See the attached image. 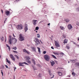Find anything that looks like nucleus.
<instances>
[{
  "label": "nucleus",
  "instance_id": "nucleus-1",
  "mask_svg": "<svg viewBox=\"0 0 79 79\" xmlns=\"http://www.w3.org/2000/svg\"><path fill=\"white\" fill-rule=\"evenodd\" d=\"M16 28L18 30H21L23 29V26L22 24L18 25L16 26Z\"/></svg>",
  "mask_w": 79,
  "mask_h": 79
},
{
  "label": "nucleus",
  "instance_id": "nucleus-2",
  "mask_svg": "<svg viewBox=\"0 0 79 79\" xmlns=\"http://www.w3.org/2000/svg\"><path fill=\"white\" fill-rule=\"evenodd\" d=\"M55 46L58 49H60V44L58 42H57L56 41H55Z\"/></svg>",
  "mask_w": 79,
  "mask_h": 79
},
{
  "label": "nucleus",
  "instance_id": "nucleus-3",
  "mask_svg": "<svg viewBox=\"0 0 79 79\" xmlns=\"http://www.w3.org/2000/svg\"><path fill=\"white\" fill-rule=\"evenodd\" d=\"M34 42H35V45L37 46L38 45H40V41L37 38H35V40H34Z\"/></svg>",
  "mask_w": 79,
  "mask_h": 79
},
{
  "label": "nucleus",
  "instance_id": "nucleus-4",
  "mask_svg": "<svg viewBox=\"0 0 79 79\" xmlns=\"http://www.w3.org/2000/svg\"><path fill=\"white\" fill-rule=\"evenodd\" d=\"M44 58L46 61H49L50 60V56L48 55H45L44 56Z\"/></svg>",
  "mask_w": 79,
  "mask_h": 79
},
{
  "label": "nucleus",
  "instance_id": "nucleus-5",
  "mask_svg": "<svg viewBox=\"0 0 79 79\" xmlns=\"http://www.w3.org/2000/svg\"><path fill=\"white\" fill-rule=\"evenodd\" d=\"M23 64H26V65H29V64H28L26 63V62H19V66H24V65H23Z\"/></svg>",
  "mask_w": 79,
  "mask_h": 79
},
{
  "label": "nucleus",
  "instance_id": "nucleus-6",
  "mask_svg": "<svg viewBox=\"0 0 79 79\" xmlns=\"http://www.w3.org/2000/svg\"><path fill=\"white\" fill-rule=\"evenodd\" d=\"M19 40L20 41H23V40H24V37H23V36H22L21 34H20L19 36Z\"/></svg>",
  "mask_w": 79,
  "mask_h": 79
},
{
  "label": "nucleus",
  "instance_id": "nucleus-7",
  "mask_svg": "<svg viewBox=\"0 0 79 79\" xmlns=\"http://www.w3.org/2000/svg\"><path fill=\"white\" fill-rule=\"evenodd\" d=\"M10 11H8L7 10H6L5 11V14L6 15V16H9L10 15Z\"/></svg>",
  "mask_w": 79,
  "mask_h": 79
},
{
  "label": "nucleus",
  "instance_id": "nucleus-8",
  "mask_svg": "<svg viewBox=\"0 0 79 79\" xmlns=\"http://www.w3.org/2000/svg\"><path fill=\"white\" fill-rule=\"evenodd\" d=\"M10 56L12 60L13 61H15V58L14 57V56L12 54H10Z\"/></svg>",
  "mask_w": 79,
  "mask_h": 79
},
{
  "label": "nucleus",
  "instance_id": "nucleus-9",
  "mask_svg": "<svg viewBox=\"0 0 79 79\" xmlns=\"http://www.w3.org/2000/svg\"><path fill=\"white\" fill-rule=\"evenodd\" d=\"M23 52H24L25 53H27V54H28V55H29V54H30V52H29L27 51V50H26V49H24L23 50Z\"/></svg>",
  "mask_w": 79,
  "mask_h": 79
},
{
  "label": "nucleus",
  "instance_id": "nucleus-10",
  "mask_svg": "<svg viewBox=\"0 0 79 79\" xmlns=\"http://www.w3.org/2000/svg\"><path fill=\"white\" fill-rule=\"evenodd\" d=\"M68 27L69 29H71L73 28V27L72 25H71V24H69L68 26Z\"/></svg>",
  "mask_w": 79,
  "mask_h": 79
},
{
  "label": "nucleus",
  "instance_id": "nucleus-11",
  "mask_svg": "<svg viewBox=\"0 0 79 79\" xmlns=\"http://www.w3.org/2000/svg\"><path fill=\"white\" fill-rule=\"evenodd\" d=\"M37 20H33V24L34 25V26H35V25L36 24H37V23H36V22H37Z\"/></svg>",
  "mask_w": 79,
  "mask_h": 79
},
{
  "label": "nucleus",
  "instance_id": "nucleus-12",
  "mask_svg": "<svg viewBox=\"0 0 79 79\" xmlns=\"http://www.w3.org/2000/svg\"><path fill=\"white\" fill-rule=\"evenodd\" d=\"M63 43H64V45L65 44H67V43H68V39H65L63 41Z\"/></svg>",
  "mask_w": 79,
  "mask_h": 79
},
{
  "label": "nucleus",
  "instance_id": "nucleus-13",
  "mask_svg": "<svg viewBox=\"0 0 79 79\" xmlns=\"http://www.w3.org/2000/svg\"><path fill=\"white\" fill-rule=\"evenodd\" d=\"M50 63L51 64V65L53 66L54 65V64H55V62L54 61H53L52 60H51L50 61Z\"/></svg>",
  "mask_w": 79,
  "mask_h": 79
},
{
  "label": "nucleus",
  "instance_id": "nucleus-14",
  "mask_svg": "<svg viewBox=\"0 0 79 79\" xmlns=\"http://www.w3.org/2000/svg\"><path fill=\"white\" fill-rule=\"evenodd\" d=\"M57 73H58V75L60 76H61L63 75V73H62L61 72H57Z\"/></svg>",
  "mask_w": 79,
  "mask_h": 79
},
{
  "label": "nucleus",
  "instance_id": "nucleus-15",
  "mask_svg": "<svg viewBox=\"0 0 79 79\" xmlns=\"http://www.w3.org/2000/svg\"><path fill=\"white\" fill-rule=\"evenodd\" d=\"M24 30H25V32H27V31L28 30V28H27V27L26 26L24 28Z\"/></svg>",
  "mask_w": 79,
  "mask_h": 79
},
{
  "label": "nucleus",
  "instance_id": "nucleus-16",
  "mask_svg": "<svg viewBox=\"0 0 79 79\" xmlns=\"http://www.w3.org/2000/svg\"><path fill=\"white\" fill-rule=\"evenodd\" d=\"M60 28L61 29V30H63V31H64V27H63L62 26H60Z\"/></svg>",
  "mask_w": 79,
  "mask_h": 79
},
{
  "label": "nucleus",
  "instance_id": "nucleus-17",
  "mask_svg": "<svg viewBox=\"0 0 79 79\" xmlns=\"http://www.w3.org/2000/svg\"><path fill=\"white\" fill-rule=\"evenodd\" d=\"M50 77H51V78H53L54 77V75L53 74H52V73L50 74Z\"/></svg>",
  "mask_w": 79,
  "mask_h": 79
},
{
  "label": "nucleus",
  "instance_id": "nucleus-18",
  "mask_svg": "<svg viewBox=\"0 0 79 79\" xmlns=\"http://www.w3.org/2000/svg\"><path fill=\"white\" fill-rule=\"evenodd\" d=\"M9 43L10 44H11V42H12V39H11V38L9 40Z\"/></svg>",
  "mask_w": 79,
  "mask_h": 79
},
{
  "label": "nucleus",
  "instance_id": "nucleus-19",
  "mask_svg": "<svg viewBox=\"0 0 79 79\" xmlns=\"http://www.w3.org/2000/svg\"><path fill=\"white\" fill-rule=\"evenodd\" d=\"M26 62H27V63H29V64H30L31 63V61H30L29 60H27Z\"/></svg>",
  "mask_w": 79,
  "mask_h": 79
},
{
  "label": "nucleus",
  "instance_id": "nucleus-20",
  "mask_svg": "<svg viewBox=\"0 0 79 79\" xmlns=\"http://www.w3.org/2000/svg\"><path fill=\"white\" fill-rule=\"evenodd\" d=\"M52 56L55 59H56V56H55V55H52Z\"/></svg>",
  "mask_w": 79,
  "mask_h": 79
},
{
  "label": "nucleus",
  "instance_id": "nucleus-21",
  "mask_svg": "<svg viewBox=\"0 0 79 79\" xmlns=\"http://www.w3.org/2000/svg\"><path fill=\"white\" fill-rule=\"evenodd\" d=\"M65 21L66 22V23H68V22L69 21V20L66 19H65Z\"/></svg>",
  "mask_w": 79,
  "mask_h": 79
},
{
  "label": "nucleus",
  "instance_id": "nucleus-22",
  "mask_svg": "<svg viewBox=\"0 0 79 79\" xmlns=\"http://www.w3.org/2000/svg\"><path fill=\"white\" fill-rule=\"evenodd\" d=\"M66 48L67 49H69L70 48V47H69V46H68V45H67L66 46Z\"/></svg>",
  "mask_w": 79,
  "mask_h": 79
},
{
  "label": "nucleus",
  "instance_id": "nucleus-23",
  "mask_svg": "<svg viewBox=\"0 0 79 79\" xmlns=\"http://www.w3.org/2000/svg\"><path fill=\"white\" fill-rule=\"evenodd\" d=\"M12 49L15 50H16V49H17V48H16V47H14Z\"/></svg>",
  "mask_w": 79,
  "mask_h": 79
},
{
  "label": "nucleus",
  "instance_id": "nucleus-24",
  "mask_svg": "<svg viewBox=\"0 0 79 79\" xmlns=\"http://www.w3.org/2000/svg\"><path fill=\"white\" fill-rule=\"evenodd\" d=\"M26 59H27V60H30V59H31V58H30V57H26Z\"/></svg>",
  "mask_w": 79,
  "mask_h": 79
},
{
  "label": "nucleus",
  "instance_id": "nucleus-25",
  "mask_svg": "<svg viewBox=\"0 0 79 79\" xmlns=\"http://www.w3.org/2000/svg\"><path fill=\"white\" fill-rule=\"evenodd\" d=\"M6 45L7 47H8L9 50L10 51V47L9 46V45H8V44H6Z\"/></svg>",
  "mask_w": 79,
  "mask_h": 79
},
{
  "label": "nucleus",
  "instance_id": "nucleus-26",
  "mask_svg": "<svg viewBox=\"0 0 79 79\" xmlns=\"http://www.w3.org/2000/svg\"><path fill=\"white\" fill-rule=\"evenodd\" d=\"M15 56L17 58V59H18V60H19V57L17 55H15Z\"/></svg>",
  "mask_w": 79,
  "mask_h": 79
},
{
  "label": "nucleus",
  "instance_id": "nucleus-27",
  "mask_svg": "<svg viewBox=\"0 0 79 79\" xmlns=\"http://www.w3.org/2000/svg\"><path fill=\"white\" fill-rule=\"evenodd\" d=\"M31 49L34 51H35V48H34V47H32L31 48Z\"/></svg>",
  "mask_w": 79,
  "mask_h": 79
},
{
  "label": "nucleus",
  "instance_id": "nucleus-28",
  "mask_svg": "<svg viewBox=\"0 0 79 79\" xmlns=\"http://www.w3.org/2000/svg\"><path fill=\"white\" fill-rule=\"evenodd\" d=\"M32 61H33V63L34 64V65H35V60H33Z\"/></svg>",
  "mask_w": 79,
  "mask_h": 79
},
{
  "label": "nucleus",
  "instance_id": "nucleus-29",
  "mask_svg": "<svg viewBox=\"0 0 79 79\" xmlns=\"http://www.w3.org/2000/svg\"><path fill=\"white\" fill-rule=\"evenodd\" d=\"M14 40V42H15V43H16V42H17V40H16V39H15V38H14L13 39Z\"/></svg>",
  "mask_w": 79,
  "mask_h": 79
},
{
  "label": "nucleus",
  "instance_id": "nucleus-30",
  "mask_svg": "<svg viewBox=\"0 0 79 79\" xmlns=\"http://www.w3.org/2000/svg\"><path fill=\"white\" fill-rule=\"evenodd\" d=\"M76 24L77 26H79V22H76Z\"/></svg>",
  "mask_w": 79,
  "mask_h": 79
},
{
  "label": "nucleus",
  "instance_id": "nucleus-31",
  "mask_svg": "<svg viewBox=\"0 0 79 79\" xmlns=\"http://www.w3.org/2000/svg\"><path fill=\"white\" fill-rule=\"evenodd\" d=\"M39 27H35V30H39Z\"/></svg>",
  "mask_w": 79,
  "mask_h": 79
},
{
  "label": "nucleus",
  "instance_id": "nucleus-32",
  "mask_svg": "<svg viewBox=\"0 0 79 79\" xmlns=\"http://www.w3.org/2000/svg\"><path fill=\"white\" fill-rule=\"evenodd\" d=\"M37 48H38V52H40V48H39V47H37Z\"/></svg>",
  "mask_w": 79,
  "mask_h": 79
},
{
  "label": "nucleus",
  "instance_id": "nucleus-33",
  "mask_svg": "<svg viewBox=\"0 0 79 79\" xmlns=\"http://www.w3.org/2000/svg\"><path fill=\"white\" fill-rule=\"evenodd\" d=\"M59 54H60V55H62V56H63V55H64V53L62 52L59 53Z\"/></svg>",
  "mask_w": 79,
  "mask_h": 79
},
{
  "label": "nucleus",
  "instance_id": "nucleus-34",
  "mask_svg": "<svg viewBox=\"0 0 79 79\" xmlns=\"http://www.w3.org/2000/svg\"><path fill=\"white\" fill-rule=\"evenodd\" d=\"M37 36L38 38H39V37H40V36L39 34H37Z\"/></svg>",
  "mask_w": 79,
  "mask_h": 79
},
{
  "label": "nucleus",
  "instance_id": "nucleus-35",
  "mask_svg": "<svg viewBox=\"0 0 79 79\" xmlns=\"http://www.w3.org/2000/svg\"><path fill=\"white\" fill-rule=\"evenodd\" d=\"M13 52H14V53H18V52L16 51H13Z\"/></svg>",
  "mask_w": 79,
  "mask_h": 79
},
{
  "label": "nucleus",
  "instance_id": "nucleus-36",
  "mask_svg": "<svg viewBox=\"0 0 79 79\" xmlns=\"http://www.w3.org/2000/svg\"><path fill=\"white\" fill-rule=\"evenodd\" d=\"M55 55H59V53H58V52H56V53H55Z\"/></svg>",
  "mask_w": 79,
  "mask_h": 79
},
{
  "label": "nucleus",
  "instance_id": "nucleus-37",
  "mask_svg": "<svg viewBox=\"0 0 79 79\" xmlns=\"http://www.w3.org/2000/svg\"><path fill=\"white\" fill-rule=\"evenodd\" d=\"M63 38H66V35H63Z\"/></svg>",
  "mask_w": 79,
  "mask_h": 79
},
{
  "label": "nucleus",
  "instance_id": "nucleus-38",
  "mask_svg": "<svg viewBox=\"0 0 79 79\" xmlns=\"http://www.w3.org/2000/svg\"><path fill=\"white\" fill-rule=\"evenodd\" d=\"M7 62V63H9V64H10V63H11V62H10V61L9 60H8L7 61H6Z\"/></svg>",
  "mask_w": 79,
  "mask_h": 79
},
{
  "label": "nucleus",
  "instance_id": "nucleus-39",
  "mask_svg": "<svg viewBox=\"0 0 79 79\" xmlns=\"http://www.w3.org/2000/svg\"><path fill=\"white\" fill-rule=\"evenodd\" d=\"M76 65H77V66H79V63H76Z\"/></svg>",
  "mask_w": 79,
  "mask_h": 79
},
{
  "label": "nucleus",
  "instance_id": "nucleus-40",
  "mask_svg": "<svg viewBox=\"0 0 79 79\" xmlns=\"http://www.w3.org/2000/svg\"><path fill=\"white\" fill-rule=\"evenodd\" d=\"M72 75H73L74 76H75V73L74 72H73L72 73Z\"/></svg>",
  "mask_w": 79,
  "mask_h": 79
},
{
  "label": "nucleus",
  "instance_id": "nucleus-41",
  "mask_svg": "<svg viewBox=\"0 0 79 79\" xmlns=\"http://www.w3.org/2000/svg\"><path fill=\"white\" fill-rule=\"evenodd\" d=\"M1 71V74H2V76H3V72H2V70Z\"/></svg>",
  "mask_w": 79,
  "mask_h": 79
},
{
  "label": "nucleus",
  "instance_id": "nucleus-42",
  "mask_svg": "<svg viewBox=\"0 0 79 79\" xmlns=\"http://www.w3.org/2000/svg\"><path fill=\"white\" fill-rule=\"evenodd\" d=\"M46 51H44L43 52V54H45L46 53Z\"/></svg>",
  "mask_w": 79,
  "mask_h": 79
},
{
  "label": "nucleus",
  "instance_id": "nucleus-43",
  "mask_svg": "<svg viewBox=\"0 0 79 79\" xmlns=\"http://www.w3.org/2000/svg\"><path fill=\"white\" fill-rule=\"evenodd\" d=\"M48 72L49 73V74H51V71H50V70H49Z\"/></svg>",
  "mask_w": 79,
  "mask_h": 79
},
{
  "label": "nucleus",
  "instance_id": "nucleus-44",
  "mask_svg": "<svg viewBox=\"0 0 79 79\" xmlns=\"http://www.w3.org/2000/svg\"><path fill=\"white\" fill-rule=\"evenodd\" d=\"M51 48H52V49H53V50H54V48H53V46H52L51 47Z\"/></svg>",
  "mask_w": 79,
  "mask_h": 79
},
{
  "label": "nucleus",
  "instance_id": "nucleus-45",
  "mask_svg": "<svg viewBox=\"0 0 79 79\" xmlns=\"http://www.w3.org/2000/svg\"><path fill=\"white\" fill-rule=\"evenodd\" d=\"M5 66L6 67V68H8V66H7V65H5Z\"/></svg>",
  "mask_w": 79,
  "mask_h": 79
},
{
  "label": "nucleus",
  "instance_id": "nucleus-46",
  "mask_svg": "<svg viewBox=\"0 0 79 79\" xmlns=\"http://www.w3.org/2000/svg\"><path fill=\"white\" fill-rule=\"evenodd\" d=\"M2 40H4V38L3 37H2Z\"/></svg>",
  "mask_w": 79,
  "mask_h": 79
},
{
  "label": "nucleus",
  "instance_id": "nucleus-47",
  "mask_svg": "<svg viewBox=\"0 0 79 79\" xmlns=\"http://www.w3.org/2000/svg\"><path fill=\"white\" fill-rule=\"evenodd\" d=\"M77 10L78 11H79V7L77 8Z\"/></svg>",
  "mask_w": 79,
  "mask_h": 79
},
{
  "label": "nucleus",
  "instance_id": "nucleus-48",
  "mask_svg": "<svg viewBox=\"0 0 79 79\" xmlns=\"http://www.w3.org/2000/svg\"><path fill=\"white\" fill-rule=\"evenodd\" d=\"M5 19L6 20L4 21V23H5V21H6V20L7 19V18H6Z\"/></svg>",
  "mask_w": 79,
  "mask_h": 79
},
{
  "label": "nucleus",
  "instance_id": "nucleus-49",
  "mask_svg": "<svg viewBox=\"0 0 79 79\" xmlns=\"http://www.w3.org/2000/svg\"><path fill=\"white\" fill-rule=\"evenodd\" d=\"M9 38H10V39H11V35L9 36Z\"/></svg>",
  "mask_w": 79,
  "mask_h": 79
},
{
  "label": "nucleus",
  "instance_id": "nucleus-50",
  "mask_svg": "<svg viewBox=\"0 0 79 79\" xmlns=\"http://www.w3.org/2000/svg\"><path fill=\"white\" fill-rule=\"evenodd\" d=\"M1 11H2V14H3V10H1Z\"/></svg>",
  "mask_w": 79,
  "mask_h": 79
},
{
  "label": "nucleus",
  "instance_id": "nucleus-51",
  "mask_svg": "<svg viewBox=\"0 0 79 79\" xmlns=\"http://www.w3.org/2000/svg\"><path fill=\"white\" fill-rule=\"evenodd\" d=\"M13 36L14 37H15V35H14V34H13Z\"/></svg>",
  "mask_w": 79,
  "mask_h": 79
},
{
  "label": "nucleus",
  "instance_id": "nucleus-52",
  "mask_svg": "<svg viewBox=\"0 0 79 79\" xmlns=\"http://www.w3.org/2000/svg\"><path fill=\"white\" fill-rule=\"evenodd\" d=\"M48 26H49V25H50V23H48Z\"/></svg>",
  "mask_w": 79,
  "mask_h": 79
},
{
  "label": "nucleus",
  "instance_id": "nucleus-53",
  "mask_svg": "<svg viewBox=\"0 0 79 79\" xmlns=\"http://www.w3.org/2000/svg\"><path fill=\"white\" fill-rule=\"evenodd\" d=\"M6 61H8V59L7 58H6Z\"/></svg>",
  "mask_w": 79,
  "mask_h": 79
},
{
  "label": "nucleus",
  "instance_id": "nucleus-54",
  "mask_svg": "<svg viewBox=\"0 0 79 79\" xmlns=\"http://www.w3.org/2000/svg\"><path fill=\"white\" fill-rule=\"evenodd\" d=\"M5 39H6L5 42H6V36L5 37Z\"/></svg>",
  "mask_w": 79,
  "mask_h": 79
},
{
  "label": "nucleus",
  "instance_id": "nucleus-55",
  "mask_svg": "<svg viewBox=\"0 0 79 79\" xmlns=\"http://www.w3.org/2000/svg\"><path fill=\"white\" fill-rule=\"evenodd\" d=\"M14 68H15V69H14V71H15V69H16V67H15Z\"/></svg>",
  "mask_w": 79,
  "mask_h": 79
},
{
  "label": "nucleus",
  "instance_id": "nucleus-56",
  "mask_svg": "<svg viewBox=\"0 0 79 79\" xmlns=\"http://www.w3.org/2000/svg\"><path fill=\"white\" fill-rule=\"evenodd\" d=\"M63 68H59V69H63Z\"/></svg>",
  "mask_w": 79,
  "mask_h": 79
},
{
  "label": "nucleus",
  "instance_id": "nucleus-57",
  "mask_svg": "<svg viewBox=\"0 0 79 79\" xmlns=\"http://www.w3.org/2000/svg\"><path fill=\"white\" fill-rule=\"evenodd\" d=\"M2 58V57L1 56V55L0 54V58Z\"/></svg>",
  "mask_w": 79,
  "mask_h": 79
},
{
  "label": "nucleus",
  "instance_id": "nucleus-58",
  "mask_svg": "<svg viewBox=\"0 0 79 79\" xmlns=\"http://www.w3.org/2000/svg\"><path fill=\"white\" fill-rule=\"evenodd\" d=\"M14 79H15V77L14 76Z\"/></svg>",
  "mask_w": 79,
  "mask_h": 79
},
{
  "label": "nucleus",
  "instance_id": "nucleus-59",
  "mask_svg": "<svg viewBox=\"0 0 79 79\" xmlns=\"http://www.w3.org/2000/svg\"><path fill=\"white\" fill-rule=\"evenodd\" d=\"M40 42H41V43H42V44H43L42 42V41H41V40H40Z\"/></svg>",
  "mask_w": 79,
  "mask_h": 79
},
{
  "label": "nucleus",
  "instance_id": "nucleus-60",
  "mask_svg": "<svg viewBox=\"0 0 79 79\" xmlns=\"http://www.w3.org/2000/svg\"><path fill=\"white\" fill-rule=\"evenodd\" d=\"M36 33L37 32V31H36Z\"/></svg>",
  "mask_w": 79,
  "mask_h": 79
},
{
  "label": "nucleus",
  "instance_id": "nucleus-61",
  "mask_svg": "<svg viewBox=\"0 0 79 79\" xmlns=\"http://www.w3.org/2000/svg\"><path fill=\"white\" fill-rule=\"evenodd\" d=\"M68 63H69V61H68Z\"/></svg>",
  "mask_w": 79,
  "mask_h": 79
},
{
  "label": "nucleus",
  "instance_id": "nucleus-62",
  "mask_svg": "<svg viewBox=\"0 0 79 79\" xmlns=\"http://www.w3.org/2000/svg\"><path fill=\"white\" fill-rule=\"evenodd\" d=\"M71 61H74V60H71Z\"/></svg>",
  "mask_w": 79,
  "mask_h": 79
},
{
  "label": "nucleus",
  "instance_id": "nucleus-63",
  "mask_svg": "<svg viewBox=\"0 0 79 79\" xmlns=\"http://www.w3.org/2000/svg\"><path fill=\"white\" fill-rule=\"evenodd\" d=\"M24 71H26V70L24 69Z\"/></svg>",
  "mask_w": 79,
  "mask_h": 79
},
{
  "label": "nucleus",
  "instance_id": "nucleus-64",
  "mask_svg": "<svg viewBox=\"0 0 79 79\" xmlns=\"http://www.w3.org/2000/svg\"><path fill=\"white\" fill-rule=\"evenodd\" d=\"M46 31H47V30H46Z\"/></svg>",
  "mask_w": 79,
  "mask_h": 79
}]
</instances>
